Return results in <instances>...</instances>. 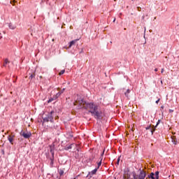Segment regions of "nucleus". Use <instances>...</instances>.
Listing matches in <instances>:
<instances>
[{
  "instance_id": "obj_1",
  "label": "nucleus",
  "mask_w": 179,
  "mask_h": 179,
  "mask_svg": "<svg viewBox=\"0 0 179 179\" xmlns=\"http://www.w3.org/2000/svg\"><path fill=\"white\" fill-rule=\"evenodd\" d=\"M74 106H80V107L86 108L96 120L101 118V110H100V106L94 103H86V101H85L79 95H76V96Z\"/></svg>"
},
{
  "instance_id": "obj_2",
  "label": "nucleus",
  "mask_w": 179,
  "mask_h": 179,
  "mask_svg": "<svg viewBox=\"0 0 179 179\" xmlns=\"http://www.w3.org/2000/svg\"><path fill=\"white\" fill-rule=\"evenodd\" d=\"M52 114H54V111H51L48 115L43 118V122H53L54 121V116H52Z\"/></svg>"
},
{
  "instance_id": "obj_3",
  "label": "nucleus",
  "mask_w": 179,
  "mask_h": 179,
  "mask_svg": "<svg viewBox=\"0 0 179 179\" xmlns=\"http://www.w3.org/2000/svg\"><path fill=\"white\" fill-rule=\"evenodd\" d=\"M65 92V88H63L62 90L59 91L58 93L56 94L55 96H54L52 98H50L48 101V103H51L52 101H54V100H57L62 93Z\"/></svg>"
},
{
  "instance_id": "obj_4",
  "label": "nucleus",
  "mask_w": 179,
  "mask_h": 179,
  "mask_svg": "<svg viewBox=\"0 0 179 179\" xmlns=\"http://www.w3.org/2000/svg\"><path fill=\"white\" fill-rule=\"evenodd\" d=\"M146 177V172L144 171H141L139 175H134V179H145Z\"/></svg>"
},
{
  "instance_id": "obj_5",
  "label": "nucleus",
  "mask_w": 179,
  "mask_h": 179,
  "mask_svg": "<svg viewBox=\"0 0 179 179\" xmlns=\"http://www.w3.org/2000/svg\"><path fill=\"white\" fill-rule=\"evenodd\" d=\"M21 136H23V138H24V139H29V138H30L31 136V132L30 131H24L23 130L21 131V132L20 133Z\"/></svg>"
},
{
  "instance_id": "obj_6",
  "label": "nucleus",
  "mask_w": 179,
  "mask_h": 179,
  "mask_svg": "<svg viewBox=\"0 0 179 179\" xmlns=\"http://www.w3.org/2000/svg\"><path fill=\"white\" fill-rule=\"evenodd\" d=\"M159 171H156L155 173H151L149 176H148V178H151V179H159Z\"/></svg>"
},
{
  "instance_id": "obj_7",
  "label": "nucleus",
  "mask_w": 179,
  "mask_h": 179,
  "mask_svg": "<svg viewBox=\"0 0 179 179\" xmlns=\"http://www.w3.org/2000/svg\"><path fill=\"white\" fill-rule=\"evenodd\" d=\"M50 152L52 153V157L50 158V167H53L54 166V151L52 150H50Z\"/></svg>"
},
{
  "instance_id": "obj_8",
  "label": "nucleus",
  "mask_w": 179,
  "mask_h": 179,
  "mask_svg": "<svg viewBox=\"0 0 179 179\" xmlns=\"http://www.w3.org/2000/svg\"><path fill=\"white\" fill-rule=\"evenodd\" d=\"M8 140L9 141L11 145H13V141H15V135H9L8 136Z\"/></svg>"
},
{
  "instance_id": "obj_9",
  "label": "nucleus",
  "mask_w": 179,
  "mask_h": 179,
  "mask_svg": "<svg viewBox=\"0 0 179 179\" xmlns=\"http://www.w3.org/2000/svg\"><path fill=\"white\" fill-rule=\"evenodd\" d=\"M145 129H150V132L152 133V135H153V132L156 131V127H152V125L148 126Z\"/></svg>"
},
{
  "instance_id": "obj_10",
  "label": "nucleus",
  "mask_w": 179,
  "mask_h": 179,
  "mask_svg": "<svg viewBox=\"0 0 179 179\" xmlns=\"http://www.w3.org/2000/svg\"><path fill=\"white\" fill-rule=\"evenodd\" d=\"M97 170H98L97 168L92 170L91 172L89 173L88 176H90V177H92V176H94V174H96V173H97Z\"/></svg>"
},
{
  "instance_id": "obj_11",
  "label": "nucleus",
  "mask_w": 179,
  "mask_h": 179,
  "mask_svg": "<svg viewBox=\"0 0 179 179\" xmlns=\"http://www.w3.org/2000/svg\"><path fill=\"white\" fill-rule=\"evenodd\" d=\"M103 155H104V152H103L101 155V157H100V161L98 163V167L96 168L97 169H99V168L100 167V166H101V162H103Z\"/></svg>"
},
{
  "instance_id": "obj_12",
  "label": "nucleus",
  "mask_w": 179,
  "mask_h": 179,
  "mask_svg": "<svg viewBox=\"0 0 179 179\" xmlns=\"http://www.w3.org/2000/svg\"><path fill=\"white\" fill-rule=\"evenodd\" d=\"M77 145L76 143H71L68 149H76Z\"/></svg>"
},
{
  "instance_id": "obj_13",
  "label": "nucleus",
  "mask_w": 179,
  "mask_h": 179,
  "mask_svg": "<svg viewBox=\"0 0 179 179\" xmlns=\"http://www.w3.org/2000/svg\"><path fill=\"white\" fill-rule=\"evenodd\" d=\"M76 41H78V40H74L70 42V44L69 45V48H71V47H72V45H75V44H76Z\"/></svg>"
},
{
  "instance_id": "obj_14",
  "label": "nucleus",
  "mask_w": 179,
  "mask_h": 179,
  "mask_svg": "<svg viewBox=\"0 0 179 179\" xmlns=\"http://www.w3.org/2000/svg\"><path fill=\"white\" fill-rule=\"evenodd\" d=\"M8 27L11 30H15V29H16V26L13 25L12 23L8 24Z\"/></svg>"
},
{
  "instance_id": "obj_15",
  "label": "nucleus",
  "mask_w": 179,
  "mask_h": 179,
  "mask_svg": "<svg viewBox=\"0 0 179 179\" xmlns=\"http://www.w3.org/2000/svg\"><path fill=\"white\" fill-rule=\"evenodd\" d=\"M172 142H173V145H177V143H178V141H177V138H172Z\"/></svg>"
},
{
  "instance_id": "obj_16",
  "label": "nucleus",
  "mask_w": 179,
  "mask_h": 179,
  "mask_svg": "<svg viewBox=\"0 0 179 179\" xmlns=\"http://www.w3.org/2000/svg\"><path fill=\"white\" fill-rule=\"evenodd\" d=\"M58 173L59 176L62 177V176H64V170L62 169H58Z\"/></svg>"
},
{
  "instance_id": "obj_17",
  "label": "nucleus",
  "mask_w": 179,
  "mask_h": 179,
  "mask_svg": "<svg viewBox=\"0 0 179 179\" xmlns=\"http://www.w3.org/2000/svg\"><path fill=\"white\" fill-rule=\"evenodd\" d=\"M69 139H71V141H75V137H73V134H70L69 136Z\"/></svg>"
},
{
  "instance_id": "obj_18",
  "label": "nucleus",
  "mask_w": 179,
  "mask_h": 179,
  "mask_svg": "<svg viewBox=\"0 0 179 179\" xmlns=\"http://www.w3.org/2000/svg\"><path fill=\"white\" fill-rule=\"evenodd\" d=\"M34 78H36V73L31 74L29 76V79H34Z\"/></svg>"
},
{
  "instance_id": "obj_19",
  "label": "nucleus",
  "mask_w": 179,
  "mask_h": 179,
  "mask_svg": "<svg viewBox=\"0 0 179 179\" xmlns=\"http://www.w3.org/2000/svg\"><path fill=\"white\" fill-rule=\"evenodd\" d=\"M7 64H9V60L8 59H6L4 60V64L3 66H6Z\"/></svg>"
},
{
  "instance_id": "obj_20",
  "label": "nucleus",
  "mask_w": 179,
  "mask_h": 179,
  "mask_svg": "<svg viewBox=\"0 0 179 179\" xmlns=\"http://www.w3.org/2000/svg\"><path fill=\"white\" fill-rule=\"evenodd\" d=\"M129 90H127L126 92H124V94L126 96V97H128V95L129 94Z\"/></svg>"
},
{
  "instance_id": "obj_21",
  "label": "nucleus",
  "mask_w": 179,
  "mask_h": 179,
  "mask_svg": "<svg viewBox=\"0 0 179 179\" xmlns=\"http://www.w3.org/2000/svg\"><path fill=\"white\" fill-rule=\"evenodd\" d=\"M65 73V70H62L59 73V75L61 76V75H64Z\"/></svg>"
},
{
  "instance_id": "obj_22",
  "label": "nucleus",
  "mask_w": 179,
  "mask_h": 179,
  "mask_svg": "<svg viewBox=\"0 0 179 179\" xmlns=\"http://www.w3.org/2000/svg\"><path fill=\"white\" fill-rule=\"evenodd\" d=\"M159 123H160V120H159V121L157 122V124H156V126H155V128H156V127H157V125H159Z\"/></svg>"
},
{
  "instance_id": "obj_23",
  "label": "nucleus",
  "mask_w": 179,
  "mask_h": 179,
  "mask_svg": "<svg viewBox=\"0 0 179 179\" xmlns=\"http://www.w3.org/2000/svg\"><path fill=\"white\" fill-rule=\"evenodd\" d=\"M160 101V99H158L157 101H156V103L159 104V102Z\"/></svg>"
},
{
  "instance_id": "obj_24",
  "label": "nucleus",
  "mask_w": 179,
  "mask_h": 179,
  "mask_svg": "<svg viewBox=\"0 0 179 179\" xmlns=\"http://www.w3.org/2000/svg\"><path fill=\"white\" fill-rule=\"evenodd\" d=\"M164 72V69H162L161 73H163Z\"/></svg>"
},
{
  "instance_id": "obj_25",
  "label": "nucleus",
  "mask_w": 179,
  "mask_h": 179,
  "mask_svg": "<svg viewBox=\"0 0 179 179\" xmlns=\"http://www.w3.org/2000/svg\"><path fill=\"white\" fill-rule=\"evenodd\" d=\"M120 163V158L117 159V164Z\"/></svg>"
},
{
  "instance_id": "obj_26",
  "label": "nucleus",
  "mask_w": 179,
  "mask_h": 179,
  "mask_svg": "<svg viewBox=\"0 0 179 179\" xmlns=\"http://www.w3.org/2000/svg\"><path fill=\"white\" fill-rule=\"evenodd\" d=\"M155 72H157V69H155Z\"/></svg>"
},
{
  "instance_id": "obj_27",
  "label": "nucleus",
  "mask_w": 179,
  "mask_h": 179,
  "mask_svg": "<svg viewBox=\"0 0 179 179\" xmlns=\"http://www.w3.org/2000/svg\"><path fill=\"white\" fill-rule=\"evenodd\" d=\"M113 22H115V18L113 20Z\"/></svg>"
},
{
  "instance_id": "obj_28",
  "label": "nucleus",
  "mask_w": 179,
  "mask_h": 179,
  "mask_svg": "<svg viewBox=\"0 0 179 179\" xmlns=\"http://www.w3.org/2000/svg\"><path fill=\"white\" fill-rule=\"evenodd\" d=\"M169 111H170V112H173V110H170Z\"/></svg>"
},
{
  "instance_id": "obj_29",
  "label": "nucleus",
  "mask_w": 179,
  "mask_h": 179,
  "mask_svg": "<svg viewBox=\"0 0 179 179\" xmlns=\"http://www.w3.org/2000/svg\"><path fill=\"white\" fill-rule=\"evenodd\" d=\"M138 10H141L139 9V7L138 8Z\"/></svg>"
}]
</instances>
